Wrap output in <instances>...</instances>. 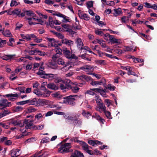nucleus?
<instances>
[{
    "label": "nucleus",
    "instance_id": "nucleus-60",
    "mask_svg": "<svg viewBox=\"0 0 157 157\" xmlns=\"http://www.w3.org/2000/svg\"><path fill=\"white\" fill-rule=\"evenodd\" d=\"M112 36V35H110L109 33H106L104 35V39L105 40H108L107 37H109V39H110L111 37Z\"/></svg>",
    "mask_w": 157,
    "mask_h": 157
},
{
    "label": "nucleus",
    "instance_id": "nucleus-11",
    "mask_svg": "<svg viewBox=\"0 0 157 157\" xmlns=\"http://www.w3.org/2000/svg\"><path fill=\"white\" fill-rule=\"evenodd\" d=\"M7 101V99H3L2 100H0V106H3V107L1 108V109L3 110L2 111H4V109L7 107H9V105H8L7 103H6Z\"/></svg>",
    "mask_w": 157,
    "mask_h": 157
},
{
    "label": "nucleus",
    "instance_id": "nucleus-13",
    "mask_svg": "<svg viewBox=\"0 0 157 157\" xmlns=\"http://www.w3.org/2000/svg\"><path fill=\"white\" fill-rule=\"evenodd\" d=\"M20 150L18 149H13L10 151L11 156L12 157H17L19 154Z\"/></svg>",
    "mask_w": 157,
    "mask_h": 157
},
{
    "label": "nucleus",
    "instance_id": "nucleus-45",
    "mask_svg": "<svg viewBox=\"0 0 157 157\" xmlns=\"http://www.w3.org/2000/svg\"><path fill=\"white\" fill-rule=\"evenodd\" d=\"M131 68L129 69L128 70V75H132L134 76H137V75L134 72L132 71V70L130 69Z\"/></svg>",
    "mask_w": 157,
    "mask_h": 157
},
{
    "label": "nucleus",
    "instance_id": "nucleus-4",
    "mask_svg": "<svg viewBox=\"0 0 157 157\" xmlns=\"http://www.w3.org/2000/svg\"><path fill=\"white\" fill-rule=\"evenodd\" d=\"M37 75L41 76V78H54L55 75L52 74H46L45 71H38L36 73Z\"/></svg>",
    "mask_w": 157,
    "mask_h": 157
},
{
    "label": "nucleus",
    "instance_id": "nucleus-56",
    "mask_svg": "<svg viewBox=\"0 0 157 157\" xmlns=\"http://www.w3.org/2000/svg\"><path fill=\"white\" fill-rule=\"evenodd\" d=\"M95 141L96 140H89L88 141V143L94 146L95 145Z\"/></svg>",
    "mask_w": 157,
    "mask_h": 157
},
{
    "label": "nucleus",
    "instance_id": "nucleus-31",
    "mask_svg": "<svg viewBox=\"0 0 157 157\" xmlns=\"http://www.w3.org/2000/svg\"><path fill=\"white\" fill-rule=\"evenodd\" d=\"M93 2L92 1H88L86 3V6L88 9L93 7Z\"/></svg>",
    "mask_w": 157,
    "mask_h": 157
},
{
    "label": "nucleus",
    "instance_id": "nucleus-2",
    "mask_svg": "<svg viewBox=\"0 0 157 157\" xmlns=\"http://www.w3.org/2000/svg\"><path fill=\"white\" fill-rule=\"evenodd\" d=\"M60 144H61V146L58 149V151L59 152L63 154L72 152L73 150L70 149L71 147L70 143H66L64 144L60 143Z\"/></svg>",
    "mask_w": 157,
    "mask_h": 157
},
{
    "label": "nucleus",
    "instance_id": "nucleus-44",
    "mask_svg": "<svg viewBox=\"0 0 157 157\" xmlns=\"http://www.w3.org/2000/svg\"><path fill=\"white\" fill-rule=\"evenodd\" d=\"M20 12L21 11L19 9H15L12 11V14H16L18 16L20 15Z\"/></svg>",
    "mask_w": 157,
    "mask_h": 157
},
{
    "label": "nucleus",
    "instance_id": "nucleus-50",
    "mask_svg": "<svg viewBox=\"0 0 157 157\" xmlns=\"http://www.w3.org/2000/svg\"><path fill=\"white\" fill-rule=\"evenodd\" d=\"M140 36L142 38H145L147 39H148L149 37V35H145V34L141 33H139Z\"/></svg>",
    "mask_w": 157,
    "mask_h": 157
},
{
    "label": "nucleus",
    "instance_id": "nucleus-61",
    "mask_svg": "<svg viewBox=\"0 0 157 157\" xmlns=\"http://www.w3.org/2000/svg\"><path fill=\"white\" fill-rule=\"evenodd\" d=\"M25 88L24 87H18L17 88H16L17 90H18L21 93H25Z\"/></svg>",
    "mask_w": 157,
    "mask_h": 157
},
{
    "label": "nucleus",
    "instance_id": "nucleus-23",
    "mask_svg": "<svg viewBox=\"0 0 157 157\" xmlns=\"http://www.w3.org/2000/svg\"><path fill=\"white\" fill-rule=\"evenodd\" d=\"M23 109V108L20 106H14L12 108V110L13 112L21 111Z\"/></svg>",
    "mask_w": 157,
    "mask_h": 157
},
{
    "label": "nucleus",
    "instance_id": "nucleus-18",
    "mask_svg": "<svg viewBox=\"0 0 157 157\" xmlns=\"http://www.w3.org/2000/svg\"><path fill=\"white\" fill-rule=\"evenodd\" d=\"M110 42L111 44H114L115 43L120 44L121 43L120 40H118L117 39L114 38V36L112 35V36L109 39Z\"/></svg>",
    "mask_w": 157,
    "mask_h": 157
},
{
    "label": "nucleus",
    "instance_id": "nucleus-3",
    "mask_svg": "<svg viewBox=\"0 0 157 157\" xmlns=\"http://www.w3.org/2000/svg\"><path fill=\"white\" fill-rule=\"evenodd\" d=\"M68 120H70L73 122L74 125L80 126L82 123V122L80 120H78L77 116H76L69 115L67 118Z\"/></svg>",
    "mask_w": 157,
    "mask_h": 157
},
{
    "label": "nucleus",
    "instance_id": "nucleus-38",
    "mask_svg": "<svg viewBox=\"0 0 157 157\" xmlns=\"http://www.w3.org/2000/svg\"><path fill=\"white\" fill-rule=\"evenodd\" d=\"M21 36L23 39L26 40L28 41L30 40L29 34L25 35L23 34H21Z\"/></svg>",
    "mask_w": 157,
    "mask_h": 157
},
{
    "label": "nucleus",
    "instance_id": "nucleus-55",
    "mask_svg": "<svg viewBox=\"0 0 157 157\" xmlns=\"http://www.w3.org/2000/svg\"><path fill=\"white\" fill-rule=\"evenodd\" d=\"M63 80H62L60 78H56L54 82L55 83H60L61 84L63 83Z\"/></svg>",
    "mask_w": 157,
    "mask_h": 157
},
{
    "label": "nucleus",
    "instance_id": "nucleus-51",
    "mask_svg": "<svg viewBox=\"0 0 157 157\" xmlns=\"http://www.w3.org/2000/svg\"><path fill=\"white\" fill-rule=\"evenodd\" d=\"M33 93L38 95L39 97H42L44 96L43 94H40V92L39 91H38L36 90H34L33 91Z\"/></svg>",
    "mask_w": 157,
    "mask_h": 157
},
{
    "label": "nucleus",
    "instance_id": "nucleus-43",
    "mask_svg": "<svg viewBox=\"0 0 157 157\" xmlns=\"http://www.w3.org/2000/svg\"><path fill=\"white\" fill-rule=\"evenodd\" d=\"M90 18L89 16L86 13H84V14H82V19H84L85 20L88 21L89 20Z\"/></svg>",
    "mask_w": 157,
    "mask_h": 157
},
{
    "label": "nucleus",
    "instance_id": "nucleus-54",
    "mask_svg": "<svg viewBox=\"0 0 157 157\" xmlns=\"http://www.w3.org/2000/svg\"><path fill=\"white\" fill-rule=\"evenodd\" d=\"M66 32H68L70 35H74L76 32L73 31L71 29L69 28V29L66 30Z\"/></svg>",
    "mask_w": 157,
    "mask_h": 157
},
{
    "label": "nucleus",
    "instance_id": "nucleus-62",
    "mask_svg": "<svg viewBox=\"0 0 157 157\" xmlns=\"http://www.w3.org/2000/svg\"><path fill=\"white\" fill-rule=\"evenodd\" d=\"M44 2L49 5L53 4L54 3V2L49 0H45L44 1Z\"/></svg>",
    "mask_w": 157,
    "mask_h": 157
},
{
    "label": "nucleus",
    "instance_id": "nucleus-8",
    "mask_svg": "<svg viewBox=\"0 0 157 157\" xmlns=\"http://www.w3.org/2000/svg\"><path fill=\"white\" fill-rule=\"evenodd\" d=\"M96 97L97 98L95 99V100L98 103V108L100 109H101L102 111H103L104 110L106 109L105 106L104 105V104L102 102H101V99L99 98L96 95Z\"/></svg>",
    "mask_w": 157,
    "mask_h": 157
},
{
    "label": "nucleus",
    "instance_id": "nucleus-24",
    "mask_svg": "<svg viewBox=\"0 0 157 157\" xmlns=\"http://www.w3.org/2000/svg\"><path fill=\"white\" fill-rule=\"evenodd\" d=\"M63 83L65 84V85L66 86L67 89H68V86H71V85L72 84V82L70 80L67 79H66L64 80H63Z\"/></svg>",
    "mask_w": 157,
    "mask_h": 157
},
{
    "label": "nucleus",
    "instance_id": "nucleus-19",
    "mask_svg": "<svg viewBox=\"0 0 157 157\" xmlns=\"http://www.w3.org/2000/svg\"><path fill=\"white\" fill-rule=\"evenodd\" d=\"M68 87V89L71 90L73 92L75 93H76L78 92L79 90V88L76 86H69Z\"/></svg>",
    "mask_w": 157,
    "mask_h": 157
},
{
    "label": "nucleus",
    "instance_id": "nucleus-37",
    "mask_svg": "<svg viewBox=\"0 0 157 157\" xmlns=\"http://www.w3.org/2000/svg\"><path fill=\"white\" fill-rule=\"evenodd\" d=\"M33 121H34L33 120H31L29 121V123L25 126V128L27 129L30 128V127L33 125Z\"/></svg>",
    "mask_w": 157,
    "mask_h": 157
},
{
    "label": "nucleus",
    "instance_id": "nucleus-49",
    "mask_svg": "<svg viewBox=\"0 0 157 157\" xmlns=\"http://www.w3.org/2000/svg\"><path fill=\"white\" fill-rule=\"evenodd\" d=\"M10 123L11 124H12L15 126L19 125L20 124V123L17 122V120H11Z\"/></svg>",
    "mask_w": 157,
    "mask_h": 157
},
{
    "label": "nucleus",
    "instance_id": "nucleus-9",
    "mask_svg": "<svg viewBox=\"0 0 157 157\" xmlns=\"http://www.w3.org/2000/svg\"><path fill=\"white\" fill-rule=\"evenodd\" d=\"M70 157H84V156L80 151L75 150L72 153Z\"/></svg>",
    "mask_w": 157,
    "mask_h": 157
},
{
    "label": "nucleus",
    "instance_id": "nucleus-20",
    "mask_svg": "<svg viewBox=\"0 0 157 157\" xmlns=\"http://www.w3.org/2000/svg\"><path fill=\"white\" fill-rule=\"evenodd\" d=\"M36 106H42L45 103V101L42 99H37Z\"/></svg>",
    "mask_w": 157,
    "mask_h": 157
},
{
    "label": "nucleus",
    "instance_id": "nucleus-5",
    "mask_svg": "<svg viewBox=\"0 0 157 157\" xmlns=\"http://www.w3.org/2000/svg\"><path fill=\"white\" fill-rule=\"evenodd\" d=\"M80 69L87 72L88 75H92V72L94 70V68L90 65H86L80 67Z\"/></svg>",
    "mask_w": 157,
    "mask_h": 157
},
{
    "label": "nucleus",
    "instance_id": "nucleus-22",
    "mask_svg": "<svg viewBox=\"0 0 157 157\" xmlns=\"http://www.w3.org/2000/svg\"><path fill=\"white\" fill-rule=\"evenodd\" d=\"M114 11L115 13H113V15L116 17L120 15L122 13L121 10L120 8H118L117 9H114Z\"/></svg>",
    "mask_w": 157,
    "mask_h": 157
},
{
    "label": "nucleus",
    "instance_id": "nucleus-29",
    "mask_svg": "<svg viewBox=\"0 0 157 157\" xmlns=\"http://www.w3.org/2000/svg\"><path fill=\"white\" fill-rule=\"evenodd\" d=\"M3 34L6 36H11L12 34L9 30H6L3 32Z\"/></svg>",
    "mask_w": 157,
    "mask_h": 157
},
{
    "label": "nucleus",
    "instance_id": "nucleus-35",
    "mask_svg": "<svg viewBox=\"0 0 157 157\" xmlns=\"http://www.w3.org/2000/svg\"><path fill=\"white\" fill-rule=\"evenodd\" d=\"M48 20L50 26L52 28H53V27L54 26V25H53L54 21H53L52 18L51 17H49Z\"/></svg>",
    "mask_w": 157,
    "mask_h": 157
},
{
    "label": "nucleus",
    "instance_id": "nucleus-25",
    "mask_svg": "<svg viewBox=\"0 0 157 157\" xmlns=\"http://www.w3.org/2000/svg\"><path fill=\"white\" fill-rule=\"evenodd\" d=\"M10 113V112L8 111L4 110V111H2L0 113V119L9 114Z\"/></svg>",
    "mask_w": 157,
    "mask_h": 157
},
{
    "label": "nucleus",
    "instance_id": "nucleus-30",
    "mask_svg": "<svg viewBox=\"0 0 157 157\" xmlns=\"http://www.w3.org/2000/svg\"><path fill=\"white\" fill-rule=\"evenodd\" d=\"M82 114L84 117L87 118H88L91 115V114L90 112H86L85 110L82 111Z\"/></svg>",
    "mask_w": 157,
    "mask_h": 157
},
{
    "label": "nucleus",
    "instance_id": "nucleus-27",
    "mask_svg": "<svg viewBox=\"0 0 157 157\" xmlns=\"http://www.w3.org/2000/svg\"><path fill=\"white\" fill-rule=\"evenodd\" d=\"M42 152V150H41L39 151L36 152L34 154V156L38 157H45V152H44L41 155H40Z\"/></svg>",
    "mask_w": 157,
    "mask_h": 157
},
{
    "label": "nucleus",
    "instance_id": "nucleus-47",
    "mask_svg": "<svg viewBox=\"0 0 157 157\" xmlns=\"http://www.w3.org/2000/svg\"><path fill=\"white\" fill-rule=\"evenodd\" d=\"M47 82H43L41 85V87L42 88V90H46L47 89L45 87V86L47 85Z\"/></svg>",
    "mask_w": 157,
    "mask_h": 157
},
{
    "label": "nucleus",
    "instance_id": "nucleus-41",
    "mask_svg": "<svg viewBox=\"0 0 157 157\" xmlns=\"http://www.w3.org/2000/svg\"><path fill=\"white\" fill-rule=\"evenodd\" d=\"M49 139L48 137H46L45 138H43L41 142L40 143L41 144H44V143H46L49 142Z\"/></svg>",
    "mask_w": 157,
    "mask_h": 157
},
{
    "label": "nucleus",
    "instance_id": "nucleus-26",
    "mask_svg": "<svg viewBox=\"0 0 157 157\" xmlns=\"http://www.w3.org/2000/svg\"><path fill=\"white\" fill-rule=\"evenodd\" d=\"M103 112L107 118L109 119H112L113 117L111 116V113L109 111H107L106 109H105L104 110Z\"/></svg>",
    "mask_w": 157,
    "mask_h": 157
},
{
    "label": "nucleus",
    "instance_id": "nucleus-28",
    "mask_svg": "<svg viewBox=\"0 0 157 157\" xmlns=\"http://www.w3.org/2000/svg\"><path fill=\"white\" fill-rule=\"evenodd\" d=\"M134 62L135 63H143L141 64H140V66H142L144 65V59H139L137 58H134Z\"/></svg>",
    "mask_w": 157,
    "mask_h": 157
},
{
    "label": "nucleus",
    "instance_id": "nucleus-15",
    "mask_svg": "<svg viewBox=\"0 0 157 157\" xmlns=\"http://www.w3.org/2000/svg\"><path fill=\"white\" fill-rule=\"evenodd\" d=\"M76 142L79 143V144L83 148V149L85 151L87 149H88L89 146L85 142L83 141H82L78 140H77L76 141Z\"/></svg>",
    "mask_w": 157,
    "mask_h": 157
},
{
    "label": "nucleus",
    "instance_id": "nucleus-36",
    "mask_svg": "<svg viewBox=\"0 0 157 157\" xmlns=\"http://www.w3.org/2000/svg\"><path fill=\"white\" fill-rule=\"evenodd\" d=\"M122 22L124 23L127 22L129 21V17L128 16H123L121 18Z\"/></svg>",
    "mask_w": 157,
    "mask_h": 157
},
{
    "label": "nucleus",
    "instance_id": "nucleus-57",
    "mask_svg": "<svg viewBox=\"0 0 157 157\" xmlns=\"http://www.w3.org/2000/svg\"><path fill=\"white\" fill-rule=\"evenodd\" d=\"M95 33L96 34L98 35L102 36L104 34V33L103 32L101 31H100L98 29L96 30H95Z\"/></svg>",
    "mask_w": 157,
    "mask_h": 157
},
{
    "label": "nucleus",
    "instance_id": "nucleus-32",
    "mask_svg": "<svg viewBox=\"0 0 157 157\" xmlns=\"http://www.w3.org/2000/svg\"><path fill=\"white\" fill-rule=\"evenodd\" d=\"M3 96L4 97H6L7 98H12L13 97H17L18 94L17 93H16L15 94H6L5 95H3Z\"/></svg>",
    "mask_w": 157,
    "mask_h": 157
},
{
    "label": "nucleus",
    "instance_id": "nucleus-10",
    "mask_svg": "<svg viewBox=\"0 0 157 157\" xmlns=\"http://www.w3.org/2000/svg\"><path fill=\"white\" fill-rule=\"evenodd\" d=\"M76 43L77 44V46L78 48H79L80 50H82L83 49H85L82 47L83 46V44L82 40L80 38H78L76 39Z\"/></svg>",
    "mask_w": 157,
    "mask_h": 157
},
{
    "label": "nucleus",
    "instance_id": "nucleus-39",
    "mask_svg": "<svg viewBox=\"0 0 157 157\" xmlns=\"http://www.w3.org/2000/svg\"><path fill=\"white\" fill-rule=\"evenodd\" d=\"M107 88L111 91H113L115 90L116 87L111 84H109L107 86Z\"/></svg>",
    "mask_w": 157,
    "mask_h": 157
},
{
    "label": "nucleus",
    "instance_id": "nucleus-42",
    "mask_svg": "<svg viewBox=\"0 0 157 157\" xmlns=\"http://www.w3.org/2000/svg\"><path fill=\"white\" fill-rule=\"evenodd\" d=\"M44 125L43 124H40L38 126H36L34 125L33 127V128L34 129H37L38 130H42L44 128Z\"/></svg>",
    "mask_w": 157,
    "mask_h": 157
},
{
    "label": "nucleus",
    "instance_id": "nucleus-21",
    "mask_svg": "<svg viewBox=\"0 0 157 157\" xmlns=\"http://www.w3.org/2000/svg\"><path fill=\"white\" fill-rule=\"evenodd\" d=\"M27 104L29 103L30 105H36V98L27 100Z\"/></svg>",
    "mask_w": 157,
    "mask_h": 157
},
{
    "label": "nucleus",
    "instance_id": "nucleus-52",
    "mask_svg": "<svg viewBox=\"0 0 157 157\" xmlns=\"http://www.w3.org/2000/svg\"><path fill=\"white\" fill-rule=\"evenodd\" d=\"M57 63L59 65H63L64 62L63 59L61 58H59L57 60Z\"/></svg>",
    "mask_w": 157,
    "mask_h": 157
},
{
    "label": "nucleus",
    "instance_id": "nucleus-7",
    "mask_svg": "<svg viewBox=\"0 0 157 157\" xmlns=\"http://www.w3.org/2000/svg\"><path fill=\"white\" fill-rule=\"evenodd\" d=\"M46 39L48 41V43L50 44L51 46H54L56 48H57L58 44L56 43H58V41H56L54 38L46 37Z\"/></svg>",
    "mask_w": 157,
    "mask_h": 157
},
{
    "label": "nucleus",
    "instance_id": "nucleus-63",
    "mask_svg": "<svg viewBox=\"0 0 157 157\" xmlns=\"http://www.w3.org/2000/svg\"><path fill=\"white\" fill-rule=\"evenodd\" d=\"M97 63L100 65L102 64L105 65V61L103 60H98Z\"/></svg>",
    "mask_w": 157,
    "mask_h": 157
},
{
    "label": "nucleus",
    "instance_id": "nucleus-59",
    "mask_svg": "<svg viewBox=\"0 0 157 157\" xmlns=\"http://www.w3.org/2000/svg\"><path fill=\"white\" fill-rule=\"evenodd\" d=\"M56 36L59 38L62 39V40L64 38V35L60 33H57Z\"/></svg>",
    "mask_w": 157,
    "mask_h": 157
},
{
    "label": "nucleus",
    "instance_id": "nucleus-46",
    "mask_svg": "<svg viewBox=\"0 0 157 157\" xmlns=\"http://www.w3.org/2000/svg\"><path fill=\"white\" fill-rule=\"evenodd\" d=\"M6 43V41L5 40H2L0 39V48L3 47L4 45Z\"/></svg>",
    "mask_w": 157,
    "mask_h": 157
},
{
    "label": "nucleus",
    "instance_id": "nucleus-58",
    "mask_svg": "<svg viewBox=\"0 0 157 157\" xmlns=\"http://www.w3.org/2000/svg\"><path fill=\"white\" fill-rule=\"evenodd\" d=\"M36 139L35 137H31L28 139H27L26 141L25 142H30L32 141H35L36 140Z\"/></svg>",
    "mask_w": 157,
    "mask_h": 157
},
{
    "label": "nucleus",
    "instance_id": "nucleus-33",
    "mask_svg": "<svg viewBox=\"0 0 157 157\" xmlns=\"http://www.w3.org/2000/svg\"><path fill=\"white\" fill-rule=\"evenodd\" d=\"M20 4V2H17L15 0H12L10 6L11 7L17 6Z\"/></svg>",
    "mask_w": 157,
    "mask_h": 157
},
{
    "label": "nucleus",
    "instance_id": "nucleus-40",
    "mask_svg": "<svg viewBox=\"0 0 157 157\" xmlns=\"http://www.w3.org/2000/svg\"><path fill=\"white\" fill-rule=\"evenodd\" d=\"M86 93L93 96L94 95H96L97 96L96 94H95V92H94V91H93L92 90H91V89L90 90H87L86 91ZM95 98V99L97 98L96 97V96Z\"/></svg>",
    "mask_w": 157,
    "mask_h": 157
},
{
    "label": "nucleus",
    "instance_id": "nucleus-14",
    "mask_svg": "<svg viewBox=\"0 0 157 157\" xmlns=\"http://www.w3.org/2000/svg\"><path fill=\"white\" fill-rule=\"evenodd\" d=\"M62 43L63 44H65L68 46L71 47L74 44V42L71 40L65 39L62 40Z\"/></svg>",
    "mask_w": 157,
    "mask_h": 157
},
{
    "label": "nucleus",
    "instance_id": "nucleus-64",
    "mask_svg": "<svg viewBox=\"0 0 157 157\" xmlns=\"http://www.w3.org/2000/svg\"><path fill=\"white\" fill-rule=\"evenodd\" d=\"M4 144L6 145H10L12 144V142L10 140H7L5 141Z\"/></svg>",
    "mask_w": 157,
    "mask_h": 157
},
{
    "label": "nucleus",
    "instance_id": "nucleus-48",
    "mask_svg": "<svg viewBox=\"0 0 157 157\" xmlns=\"http://www.w3.org/2000/svg\"><path fill=\"white\" fill-rule=\"evenodd\" d=\"M27 104V100L25 101H22L17 102L16 103L17 105H23Z\"/></svg>",
    "mask_w": 157,
    "mask_h": 157
},
{
    "label": "nucleus",
    "instance_id": "nucleus-16",
    "mask_svg": "<svg viewBox=\"0 0 157 157\" xmlns=\"http://www.w3.org/2000/svg\"><path fill=\"white\" fill-rule=\"evenodd\" d=\"M47 66L48 67L53 69H56L57 68V65L54 61H51L48 63Z\"/></svg>",
    "mask_w": 157,
    "mask_h": 157
},
{
    "label": "nucleus",
    "instance_id": "nucleus-53",
    "mask_svg": "<svg viewBox=\"0 0 157 157\" xmlns=\"http://www.w3.org/2000/svg\"><path fill=\"white\" fill-rule=\"evenodd\" d=\"M36 110L35 108L31 106L29 107L28 108L27 110L28 112L29 113L33 112L35 111Z\"/></svg>",
    "mask_w": 157,
    "mask_h": 157
},
{
    "label": "nucleus",
    "instance_id": "nucleus-34",
    "mask_svg": "<svg viewBox=\"0 0 157 157\" xmlns=\"http://www.w3.org/2000/svg\"><path fill=\"white\" fill-rule=\"evenodd\" d=\"M102 82L101 81H92L90 84L92 86H96L97 85H101Z\"/></svg>",
    "mask_w": 157,
    "mask_h": 157
},
{
    "label": "nucleus",
    "instance_id": "nucleus-1",
    "mask_svg": "<svg viewBox=\"0 0 157 157\" xmlns=\"http://www.w3.org/2000/svg\"><path fill=\"white\" fill-rule=\"evenodd\" d=\"M78 98V96L76 95H70L65 96L63 98V103L67 105H75V101Z\"/></svg>",
    "mask_w": 157,
    "mask_h": 157
},
{
    "label": "nucleus",
    "instance_id": "nucleus-17",
    "mask_svg": "<svg viewBox=\"0 0 157 157\" xmlns=\"http://www.w3.org/2000/svg\"><path fill=\"white\" fill-rule=\"evenodd\" d=\"M47 87L50 89L54 90H57L59 88L58 86L53 83H50L47 84Z\"/></svg>",
    "mask_w": 157,
    "mask_h": 157
},
{
    "label": "nucleus",
    "instance_id": "nucleus-12",
    "mask_svg": "<svg viewBox=\"0 0 157 157\" xmlns=\"http://www.w3.org/2000/svg\"><path fill=\"white\" fill-rule=\"evenodd\" d=\"M16 56L15 54L13 55H5L4 56L2 57V59L6 61L11 60L12 59L15 58Z\"/></svg>",
    "mask_w": 157,
    "mask_h": 157
},
{
    "label": "nucleus",
    "instance_id": "nucleus-6",
    "mask_svg": "<svg viewBox=\"0 0 157 157\" xmlns=\"http://www.w3.org/2000/svg\"><path fill=\"white\" fill-rule=\"evenodd\" d=\"M63 52L65 56L68 59H75L74 55H71L70 51L66 48L63 50Z\"/></svg>",
    "mask_w": 157,
    "mask_h": 157
}]
</instances>
